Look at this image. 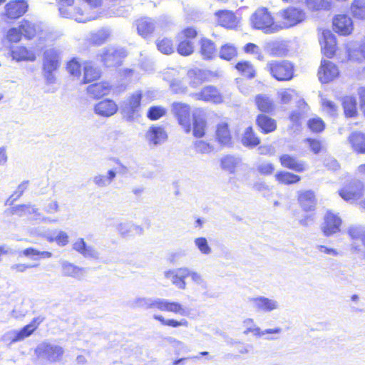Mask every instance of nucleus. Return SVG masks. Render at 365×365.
I'll return each instance as SVG.
<instances>
[{
	"label": "nucleus",
	"instance_id": "1",
	"mask_svg": "<svg viewBox=\"0 0 365 365\" xmlns=\"http://www.w3.org/2000/svg\"><path fill=\"white\" fill-rule=\"evenodd\" d=\"M66 70L73 79L79 81L81 85H86L98 81L101 71L90 61H81L78 58H72L66 65Z\"/></svg>",
	"mask_w": 365,
	"mask_h": 365
},
{
	"label": "nucleus",
	"instance_id": "2",
	"mask_svg": "<svg viewBox=\"0 0 365 365\" xmlns=\"http://www.w3.org/2000/svg\"><path fill=\"white\" fill-rule=\"evenodd\" d=\"M250 24L253 29L260 30L264 34L278 31L274 14L267 7L257 8L250 17Z\"/></svg>",
	"mask_w": 365,
	"mask_h": 365
},
{
	"label": "nucleus",
	"instance_id": "3",
	"mask_svg": "<svg viewBox=\"0 0 365 365\" xmlns=\"http://www.w3.org/2000/svg\"><path fill=\"white\" fill-rule=\"evenodd\" d=\"M266 69L272 78L280 82L289 81L295 76V65L289 60L269 61Z\"/></svg>",
	"mask_w": 365,
	"mask_h": 365
},
{
	"label": "nucleus",
	"instance_id": "4",
	"mask_svg": "<svg viewBox=\"0 0 365 365\" xmlns=\"http://www.w3.org/2000/svg\"><path fill=\"white\" fill-rule=\"evenodd\" d=\"M278 15V31L295 26L306 19V14L304 11L294 6H288L280 10Z\"/></svg>",
	"mask_w": 365,
	"mask_h": 365
},
{
	"label": "nucleus",
	"instance_id": "5",
	"mask_svg": "<svg viewBox=\"0 0 365 365\" xmlns=\"http://www.w3.org/2000/svg\"><path fill=\"white\" fill-rule=\"evenodd\" d=\"M59 52L54 48L46 50L43 56L42 73L48 83L55 81V72L61 66Z\"/></svg>",
	"mask_w": 365,
	"mask_h": 365
},
{
	"label": "nucleus",
	"instance_id": "6",
	"mask_svg": "<svg viewBox=\"0 0 365 365\" xmlns=\"http://www.w3.org/2000/svg\"><path fill=\"white\" fill-rule=\"evenodd\" d=\"M103 6V0H81L78 1L77 13L78 22H87L100 17Z\"/></svg>",
	"mask_w": 365,
	"mask_h": 365
},
{
	"label": "nucleus",
	"instance_id": "7",
	"mask_svg": "<svg viewBox=\"0 0 365 365\" xmlns=\"http://www.w3.org/2000/svg\"><path fill=\"white\" fill-rule=\"evenodd\" d=\"M125 56L124 49L108 46L97 55V61L104 68H118L122 65Z\"/></svg>",
	"mask_w": 365,
	"mask_h": 365
},
{
	"label": "nucleus",
	"instance_id": "8",
	"mask_svg": "<svg viewBox=\"0 0 365 365\" xmlns=\"http://www.w3.org/2000/svg\"><path fill=\"white\" fill-rule=\"evenodd\" d=\"M28 0H9L4 6L1 18L8 22H13L24 16L29 11Z\"/></svg>",
	"mask_w": 365,
	"mask_h": 365
},
{
	"label": "nucleus",
	"instance_id": "9",
	"mask_svg": "<svg viewBox=\"0 0 365 365\" xmlns=\"http://www.w3.org/2000/svg\"><path fill=\"white\" fill-rule=\"evenodd\" d=\"M171 112L178 123L183 129L185 133L191 132V106L183 102H173L171 104Z\"/></svg>",
	"mask_w": 365,
	"mask_h": 365
},
{
	"label": "nucleus",
	"instance_id": "10",
	"mask_svg": "<svg viewBox=\"0 0 365 365\" xmlns=\"http://www.w3.org/2000/svg\"><path fill=\"white\" fill-rule=\"evenodd\" d=\"M148 309L170 312L180 316H187L188 310L180 302L163 299H156L145 304Z\"/></svg>",
	"mask_w": 365,
	"mask_h": 365
},
{
	"label": "nucleus",
	"instance_id": "11",
	"mask_svg": "<svg viewBox=\"0 0 365 365\" xmlns=\"http://www.w3.org/2000/svg\"><path fill=\"white\" fill-rule=\"evenodd\" d=\"M35 354L39 359L49 363H55L62 359L64 350L60 346L43 342L35 349Z\"/></svg>",
	"mask_w": 365,
	"mask_h": 365
},
{
	"label": "nucleus",
	"instance_id": "12",
	"mask_svg": "<svg viewBox=\"0 0 365 365\" xmlns=\"http://www.w3.org/2000/svg\"><path fill=\"white\" fill-rule=\"evenodd\" d=\"M364 185L362 182L353 180L344 185L339 194L345 201L356 202L361 200L364 195Z\"/></svg>",
	"mask_w": 365,
	"mask_h": 365
},
{
	"label": "nucleus",
	"instance_id": "13",
	"mask_svg": "<svg viewBox=\"0 0 365 365\" xmlns=\"http://www.w3.org/2000/svg\"><path fill=\"white\" fill-rule=\"evenodd\" d=\"M279 162L282 168L296 173H304L309 168L308 163L306 161L299 159L297 155L289 153L280 155Z\"/></svg>",
	"mask_w": 365,
	"mask_h": 365
},
{
	"label": "nucleus",
	"instance_id": "14",
	"mask_svg": "<svg viewBox=\"0 0 365 365\" xmlns=\"http://www.w3.org/2000/svg\"><path fill=\"white\" fill-rule=\"evenodd\" d=\"M321 52L327 58H333L337 51V40L336 36L329 29H322L319 39Z\"/></svg>",
	"mask_w": 365,
	"mask_h": 365
},
{
	"label": "nucleus",
	"instance_id": "15",
	"mask_svg": "<svg viewBox=\"0 0 365 365\" xmlns=\"http://www.w3.org/2000/svg\"><path fill=\"white\" fill-rule=\"evenodd\" d=\"M332 29L339 36H348L354 31V22L347 14H336L332 19Z\"/></svg>",
	"mask_w": 365,
	"mask_h": 365
},
{
	"label": "nucleus",
	"instance_id": "16",
	"mask_svg": "<svg viewBox=\"0 0 365 365\" xmlns=\"http://www.w3.org/2000/svg\"><path fill=\"white\" fill-rule=\"evenodd\" d=\"M339 76V70L333 62L322 58L317 71L319 81L322 83H328Z\"/></svg>",
	"mask_w": 365,
	"mask_h": 365
},
{
	"label": "nucleus",
	"instance_id": "17",
	"mask_svg": "<svg viewBox=\"0 0 365 365\" xmlns=\"http://www.w3.org/2000/svg\"><path fill=\"white\" fill-rule=\"evenodd\" d=\"M341 225L342 220L338 214L327 211L324 217L322 232L327 237L333 235L340 232Z\"/></svg>",
	"mask_w": 365,
	"mask_h": 365
},
{
	"label": "nucleus",
	"instance_id": "18",
	"mask_svg": "<svg viewBox=\"0 0 365 365\" xmlns=\"http://www.w3.org/2000/svg\"><path fill=\"white\" fill-rule=\"evenodd\" d=\"M255 125L262 135H268L276 132L278 129L277 120L271 117L270 114L258 113L255 117Z\"/></svg>",
	"mask_w": 365,
	"mask_h": 365
},
{
	"label": "nucleus",
	"instance_id": "19",
	"mask_svg": "<svg viewBox=\"0 0 365 365\" xmlns=\"http://www.w3.org/2000/svg\"><path fill=\"white\" fill-rule=\"evenodd\" d=\"M297 200L301 209L305 212H313L317 206V197L312 190H299L297 192Z\"/></svg>",
	"mask_w": 365,
	"mask_h": 365
},
{
	"label": "nucleus",
	"instance_id": "20",
	"mask_svg": "<svg viewBox=\"0 0 365 365\" xmlns=\"http://www.w3.org/2000/svg\"><path fill=\"white\" fill-rule=\"evenodd\" d=\"M218 25L228 29H236L240 23V18L230 10H219L215 13Z\"/></svg>",
	"mask_w": 365,
	"mask_h": 365
},
{
	"label": "nucleus",
	"instance_id": "21",
	"mask_svg": "<svg viewBox=\"0 0 365 365\" xmlns=\"http://www.w3.org/2000/svg\"><path fill=\"white\" fill-rule=\"evenodd\" d=\"M253 102L259 113L272 114L277 108L274 100L271 96L266 93L256 94L254 96Z\"/></svg>",
	"mask_w": 365,
	"mask_h": 365
},
{
	"label": "nucleus",
	"instance_id": "22",
	"mask_svg": "<svg viewBox=\"0 0 365 365\" xmlns=\"http://www.w3.org/2000/svg\"><path fill=\"white\" fill-rule=\"evenodd\" d=\"M44 317H34L29 324L23 327L20 330L14 333V336L11 339V344L23 341L26 338L32 335L38 328L39 325L43 322Z\"/></svg>",
	"mask_w": 365,
	"mask_h": 365
},
{
	"label": "nucleus",
	"instance_id": "23",
	"mask_svg": "<svg viewBox=\"0 0 365 365\" xmlns=\"http://www.w3.org/2000/svg\"><path fill=\"white\" fill-rule=\"evenodd\" d=\"M196 96L197 100L215 104H220L224 101L222 93L214 86L203 87L200 91L196 94Z\"/></svg>",
	"mask_w": 365,
	"mask_h": 365
},
{
	"label": "nucleus",
	"instance_id": "24",
	"mask_svg": "<svg viewBox=\"0 0 365 365\" xmlns=\"http://www.w3.org/2000/svg\"><path fill=\"white\" fill-rule=\"evenodd\" d=\"M60 15L64 18L73 19L78 21V0H55Z\"/></svg>",
	"mask_w": 365,
	"mask_h": 365
},
{
	"label": "nucleus",
	"instance_id": "25",
	"mask_svg": "<svg viewBox=\"0 0 365 365\" xmlns=\"http://www.w3.org/2000/svg\"><path fill=\"white\" fill-rule=\"evenodd\" d=\"M215 138L222 147L232 144V130L227 122H220L216 125Z\"/></svg>",
	"mask_w": 365,
	"mask_h": 365
},
{
	"label": "nucleus",
	"instance_id": "26",
	"mask_svg": "<svg viewBox=\"0 0 365 365\" xmlns=\"http://www.w3.org/2000/svg\"><path fill=\"white\" fill-rule=\"evenodd\" d=\"M155 24L153 19L147 16L140 17L135 21L137 33L144 38L153 36L155 30Z\"/></svg>",
	"mask_w": 365,
	"mask_h": 365
},
{
	"label": "nucleus",
	"instance_id": "27",
	"mask_svg": "<svg viewBox=\"0 0 365 365\" xmlns=\"http://www.w3.org/2000/svg\"><path fill=\"white\" fill-rule=\"evenodd\" d=\"M145 138L150 144L156 145L165 142L168 138V134L163 126L152 125L145 133Z\"/></svg>",
	"mask_w": 365,
	"mask_h": 365
},
{
	"label": "nucleus",
	"instance_id": "28",
	"mask_svg": "<svg viewBox=\"0 0 365 365\" xmlns=\"http://www.w3.org/2000/svg\"><path fill=\"white\" fill-rule=\"evenodd\" d=\"M10 56L17 62L34 61L36 53L31 48L26 46H16L11 48Z\"/></svg>",
	"mask_w": 365,
	"mask_h": 365
},
{
	"label": "nucleus",
	"instance_id": "29",
	"mask_svg": "<svg viewBox=\"0 0 365 365\" xmlns=\"http://www.w3.org/2000/svg\"><path fill=\"white\" fill-rule=\"evenodd\" d=\"M118 110V106L112 99L106 98L94 106V112L96 114L103 117H110L115 114Z\"/></svg>",
	"mask_w": 365,
	"mask_h": 365
},
{
	"label": "nucleus",
	"instance_id": "30",
	"mask_svg": "<svg viewBox=\"0 0 365 365\" xmlns=\"http://www.w3.org/2000/svg\"><path fill=\"white\" fill-rule=\"evenodd\" d=\"M199 53L203 60L210 61L215 58L217 53L215 43L210 38L202 37L198 41Z\"/></svg>",
	"mask_w": 365,
	"mask_h": 365
},
{
	"label": "nucleus",
	"instance_id": "31",
	"mask_svg": "<svg viewBox=\"0 0 365 365\" xmlns=\"http://www.w3.org/2000/svg\"><path fill=\"white\" fill-rule=\"evenodd\" d=\"M113 86L108 81H100L89 85L86 91L93 98L99 99L110 94Z\"/></svg>",
	"mask_w": 365,
	"mask_h": 365
},
{
	"label": "nucleus",
	"instance_id": "32",
	"mask_svg": "<svg viewBox=\"0 0 365 365\" xmlns=\"http://www.w3.org/2000/svg\"><path fill=\"white\" fill-rule=\"evenodd\" d=\"M242 144L248 148H255L261 145L262 140L252 125L247 127L241 137Z\"/></svg>",
	"mask_w": 365,
	"mask_h": 365
},
{
	"label": "nucleus",
	"instance_id": "33",
	"mask_svg": "<svg viewBox=\"0 0 365 365\" xmlns=\"http://www.w3.org/2000/svg\"><path fill=\"white\" fill-rule=\"evenodd\" d=\"M237 72L246 79H253L257 77V71L254 64L247 60L237 61L234 66Z\"/></svg>",
	"mask_w": 365,
	"mask_h": 365
},
{
	"label": "nucleus",
	"instance_id": "34",
	"mask_svg": "<svg viewBox=\"0 0 365 365\" xmlns=\"http://www.w3.org/2000/svg\"><path fill=\"white\" fill-rule=\"evenodd\" d=\"M341 107L344 115L346 118H354L358 116V104L353 96H345L341 98Z\"/></svg>",
	"mask_w": 365,
	"mask_h": 365
},
{
	"label": "nucleus",
	"instance_id": "35",
	"mask_svg": "<svg viewBox=\"0 0 365 365\" xmlns=\"http://www.w3.org/2000/svg\"><path fill=\"white\" fill-rule=\"evenodd\" d=\"M307 9L312 13L329 11L334 4V0H305Z\"/></svg>",
	"mask_w": 365,
	"mask_h": 365
},
{
	"label": "nucleus",
	"instance_id": "36",
	"mask_svg": "<svg viewBox=\"0 0 365 365\" xmlns=\"http://www.w3.org/2000/svg\"><path fill=\"white\" fill-rule=\"evenodd\" d=\"M19 26L22 36L26 39L34 38L41 31L40 26L36 23L29 19H23Z\"/></svg>",
	"mask_w": 365,
	"mask_h": 365
},
{
	"label": "nucleus",
	"instance_id": "37",
	"mask_svg": "<svg viewBox=\"0 0 365 365\" xmlns=\"http://www.w3.org/2000/svg\"><path fill=\"white\" fill-rule=\"evenodd\" d=\"M275 180L282 185H292L298 184L301 180L302 178L296 173L280 170L274 175Z\"/></svg>",
	"mask_w": 365,
	"mask_h": 365
},
{
	"label": "nucleus",
	"instance_id": "38",
	"mask_svg": "<svg viewBox=\"0 0 365 365\" xmlns=\"http://www.w3.org/2000/svg\"><path fill=\"white\" fill-rule=\"evenodd\" d=\"M190 272L187 268H180L175 273L172 270H169L165 272L166 277H172V282L179 289H185L186 284L185 279L189 277Z\"/></svg>",
	"mask_w": 365,
	"mask_h": 365
},
{
	"label": "nucleus",
	"instance_id": "39",
	"mask_svg": "<svg viewBox=\"0 0 365 365\" xmlns=\"http://www.w3.org/2000/svg\"><path fill=\"white\" fill-rule=\"evenodd\" d=\"M352 150L357 153H365V133L354 131L348 137Z\"/></svg>",
	"mask_w": 365,
	"mask_h": 365
},
{
	"label": "nucleus",
	"instance_id": "40",
	"mask_svg": "<svg viewBox=\"0 0 365 365\" xmlns=\"http://www.w3.org/2000/svg\"><path fill=\"white\" fill-rule=\"evenodd\" d=\"M110 36V32L106 29H100L91 34L87 40L88 46H99L106 43Z\"/></svg>",
	"mask_w": 365,
	"mask_h": 365
},
{
	"label": "nucleus",
	"instance_id": "41",
	"mask_svg": "<svg viewBox=\"0 0 365 365\" xmlns=\"http://www.w3.org/2000/svg\"><path fill=\"white\" fill-rule=\"evenodd\" d=\"M207 121L205 118L199 116H192L191 123V132L195 138H203L207 132Z\"/></svg>",
	"mask_w": 365,
	"mask_h": 365
},
{
	"label": "nucleus",
	"instance_id": "42",
	"mask_svg": "<svg viewBox=\"0 0 365 365\" xmlns=\"http://www.w3.org/2000/svg\"><path fill=\"white\" fill-rule=\"evenodd\" d=\"M298 110L290 112L288 118L293 124L299 125L305 116L306 111L309 108L307 102L301 99L297 103Z\"/></svg>",
	"mask_w": 365,
	"mask_h": 365
},
{
	"label": "nucleus",
	"instance_id": "43",
	"mask_svg": "<svg viewBox=\"0 0 365 365\" xmlns=\"http://www.w3.org/2000/svg\"><path fill=\"white\" fill-rule=\"evenodd\" d=\"M176 51L180 56H189L194 53V43L189 39H184L178 36Z\"/></svg>",
	"mask_w": 365,
	"mask_h": 365
},
{
	"label": "nucleus",
	"instance_id": "44",
	"mask_svg": "<svg viewBox=\"0 0 365 365\" xmlns=\"http://www.w3.org/2000/svg\"><path fill=\"white\" fill-rule=\"evenodd\" d=\"M252 300L258 310L271 312L277 308V303L275 301L264 297H256Z\"/></svg>",
	"mask_w": 365,
	"mask_h": 365
},
{
	"label": "nucleus",
	"instance_id": "45",
	"mask_svg": "<svg viewBox=\"0 0 365 365\" xmlns=\"http://www.w3.org/2000/svg\"><path fill=\"white\" fill-rule=\"evenodd\" d=\"M307 128L312 133L318 134L322 133L326 128V123L319 116H314L307 121Z\"/></svg>",
	"mask_w": 365,
	"mask_h": 365
},
{
	"label": "nucleus",
	"instance_id": "46",
	"mask_svg": "<svg viewBox=\"0 0 365 365\" xmlns=\"http://www.w3.org/2000/svg\"><path fill=\"white\" fill-rule=\"evenodd\" d=\"M142 98L143 93L140 91L132 93L128 98L126 108L130 113H133L139 110Z\"/></svg>",
	"mask_w": 365,
	"mask_h": 365
},
{
	"label": "nucleus",
	"instance_id": "47",
	"mask_svg": "<svg viewBox=\"0 0 365 365\" xmlns=\"http://www.w3.org/2000/svg\"><path fill=\"white\" fill-rule=\"evenodd\" d=\"M158 50L163 54L170 55L174 52V44L172 38L163 37L155 41Z\"/></svg>",
	"mask_w": 365,
	"mask_h": 365
},
{
	"label": "nucleus",
	"instance_id": "48",
	"mask_svg": "<svg viewBox=\"0 0 365 365\" xmlns=\"http://www.w3.org/2000/svg\"><path fill=\"white\" fill-rule=\"evenodd\" d=\"M193 150L196 154L207 155L215 150V147L210 141L200 140L194 142Z\"/></svg>",
	"mask_w": 365,
	"mask_h": 365
},
{
	"label": "nucleus",
	"instance_id": "49",
	"mask_svg": "<svg viewBox=\"0 0 365 365\" xmlns=\"http://www.w3.org/2000/svg\"><path fill=\"white\" fill-rule=\"evenodd\" d=\"M153 319L159 322L161 325L176 328L179 327H187L188 322L185 319L177 320L175 319H165L162 315H154Z\"/></svg>",
	"mask_w": 365,
	"mask_h": 365
},
{
	"label": "nucleus",
	"instance_id": "50",
	"mask_svg": "<svg viewBox=\"0 0 365 365\" xmlns=\"http://www.w3.org/2000/svg\"><path fill=\"white\" fill-rule=\"evenodd\" d=\"M297 96V91L291 88H286L281 89L277 93V99L279 104L287 105L289 104L294 98Z\"/></svg>",
	"mask_w": 365,
	"mask_h": 365
},
{
	"label": "nucleus",
	"instance_id": "51",
	"mask_svg": "<svg viewBox=\"0 0 365 365\" xmlns=\"http://www.w3.org/2000/svg\"><path fill=\"white\" fill-rule=\"evenodd\" d=\"M167 114V109L162 106H152L146 113L148 119L152 121H155L165 116Z\"/></svg>",
	"mask_w": 365,
	"mask_h": 365
},
{
	"label": "nucleus",
	"instance_id": "52",
	"mask_svg": "<svg viewBox=\"0 0 365 365\" xmlns=\"http://www.w3.org/2000/svg\"><path fill=\"white\" fill-rule=\"evenodd\" d=\"M237 56L236 47L231 43H225L220 48V57L225 61H231Z\"/></svg>",
	"mask_w": 365,
	"mask_h": 365
},
{
	"label": "nucleus",
	"instance_id": "53",
	"mask_svg": "<svg viewBox=\"0 0 365 365\" xmlns=\"http://www.w3.org/2000/svg\"><path fill=\"white\" fill-rule=\"evenodd\" d=\"M187 75L192 84L202 83L207 81L205 72L200 69H190L187 71Z\"/></svg>",
	"mask_w": 365,
	"mask_h": 365
},
{
	"label": "nucleus",
	"instance_id": "54",
	"mask_svg": "<svg viewBox=\"0 0 365 365\" xmlns=\"http://www.w3.org/2000/svg\"><path fill=\"white\" fill-rule=\"evenodd\" d=\"M350 9L355 17L365 19V0H354L351 4Z\"/></svg>",
	"mask_w": 365,
	"mask_h": 365
},
{
	"label": "nucleus",
	"instance_id": "55",
	"mask_svg": "<svg viewBox=\"0 0 365 365\" xmlns=\"http://www.w3.org/2000/svg\"><path fill=\"white\" fill-rule=\"evenodd\" d=\"M62 273L64 276L78 277L82 274L83 269L71 263L63 262L61 266Z\"/></svg>",
	"mask_w": 365,
	"mask_h": 365
},
{
	"label": "nucleus",
	"instance_id": "56",
	"mask_svg": "<svg viewBox=\"0 0 365 365\" xmlns=\"http://www.w3.org/2000/svg\"><path fill=\"white\" fill-rule=\"evenodd\" d=\"M198 34L199 31L196 26H189L182 29L178 36L184 39H189L192 41V40L197 38Z\"/></svg>",
	"mask_w": 365,
	"mask_h": 365
},
{
	"label": "nucleus",
	"instance_id": "57",
	"mask_svg": "<svg viewBox=\"0 0 365 365\" xmlns=\"http://www.w3.org/2000/svg\"><path fill=\"white\" fill-rule=\"evenodd\" d=\"M21 253L24 257H26L37 256L39 258H43V259L51 258L53 255L52 252H51L49 251H38V250H36L34 247H31L24 249L21 252Z\"/></svg>",
	"mask_w": 365,
	"mask_h": 365
},
{
	"label": "nucleus",
	"instance_id": "58",
	"mask_svg": "<svg viewBox=\"0 0 365 365\" xmlns=\"http://www.w3.org/2000/svg\"><path fill=\"white\" fill-rule=\"evenodd\" d=\"M304 142L308 145L310 151L314 154H318L324 150L323 142L319 139L307 138Z\"/></svg>",
	"mask_w": 365,
	"mask_h": 365
},
{
	"label": "nucleus",
	"instance_id": "59",
	"mask_svg": "<svg viewBox=\"0 0 365 365\" xmlns=\"http://www.w3.org/2000/svg\"><path fill=\"white\" fill-rule=\"evenodd\" d=\"M237 165L236 159L233 156L226 155L221 158L220 165L222 169L234 173Z\"/></svg>",
	"mask_w": 365,
	"mask_h": 365
},
{
	"label": "nucleus",
	"instance_id": "60",
	"mask_svg": "<svg viewBox=\"0 0 365 365\" xmlns=\"http://www.w3.org/2000/svg\"><path fill=\"white\" fill-rule=\"evenodd\" d=\"M22 37L23 36L19 25L17 27L10 28L6 34V38L10 43H18L21 40Z\"/></svg>",
	"mask_w": 365,
	"mask_h": 365
},
{
	"label": "nucleus",
	"instance_id": "61",
	"mask_svg": "<svg viewBox=\"0 0 365 365\" xmlns=\"http://www.w3.org/2000/svg\"><path fill=\"white\" fill-rule=\"evenodd\" d=\"M11 215L22 217L31 213V208L27 205H20L11 207L9 210Z\"/></svg>",
	"mask_w": 365,
	"mask_h": 365
},
{
	"label": "nucleus",
	"instance_id": "62",
	"mask_svg": "<svg viewBox=\"0 0 365 365\" xmlns=\"http://www.w3.org/2000/svg\"><path fill=\"white\" fill-rule=\"evenodd\" d=\"M257 170L261 175L269 176L274 173L275 167L272 163L268 162L259 165L257 167Z\"/></svg>",
	"mask_w": 365,
	"mask_h": 365
},
{
	"label": "nucleus",
	"instance_id": "63",
	"mask_svg": "<svg viewBox=\"0 0 365 365\" xmlns=\"http://www.w3.org/2000/svg\"><path fill=\"white\" fill-rule=\"evenodd\" d=\"M46 240L49 242H56L58 245L65 246L68 242V235L65 232L61 231L56 237L48 236Z\"/></svg>",
	"mask_w": 365,
	"mask_h": 365
},
{
	"label": "nucleus",
	"instance_id": "64",
	"mask_svg": "<svg viewBox=\"0 0 365 365\" xmlns=\"http://www.w3.org/2000/svg\"><path fill=\"white\" fill-rule=\"evenodd\" d=\"M243 51L250 54H257V59L263 61L264 56L262 54L259 47L254 43H247L243 47Z\"/></svg>",
	"mask_w": 365,
	"mask_h": 365
}]
</instances>
